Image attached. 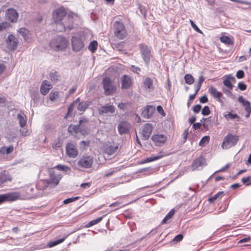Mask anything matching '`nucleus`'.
I'll use <instances>...</instances> for the list:
<instances>
[{"mask_svg":"<svg viewBox=\"0 0 251 251\" xmlns=\"http://www.w3.org/2000/svg\"><path fill=\"white\" fill-rule=\"evenodd\" d=\"M68 45V40L62 36H58L52 40L50 43V47L54 50H63Z\"/></svg>","mask_w":251,"mask_h":251,"instance_id":"f257e3e1","label":"nucleus"},{"mask_svg":"<svg viewBox=\"0 0 251 251\" xmlns=\"http://www.w3.org/2000/svg\"><path fill=\"white\" fill-rule=\"evenodd\" d=\"M113 32L114 36L119 40L126 38L127 35V32L125 26L123 22L116 21L113 24Z\"/></svg>","mask_w":251,"mask_h":251,"instance_id":"f03ea898","label":"nucleus"},{"mask_svg":"<svg viewBox=\"0 0 251 251\" xmlns=\"http://www.w3.org/2000/svg\"><path fill=\"white\" fill-rule=\"evenodd\" d=\"M75 14L70 13L66 15L61 23L59 24V26L57 27L58 31H63L67 29L69 30L73 28L74 17Z\"/></svg>","mask_w":251,"mask_h":251,"instance_id":"7ed1b4c3","label":"nucleus"},{"mask_svg":"<svg viewBox=\"0 0 251 251\" xmlns=\"http://www.w3.org/2000/svg\"><path fill=\"white\" fill-rule=\"evenodd\" d=\"M239 140L237 136L231 134H227L224 139L222 148L223 149H229L234 146Z\"/></svg>","mask_w":251,"mask_h":251,"instance_id":"20e7f679","label":"nucleus"},{"mask_svg":"<svg viewBox=\"0 0 251 251\" xmlns=\"http://www.w3.org/2000/svg\"><path fill=\"white\" fill-rule=\"evenodd\" d=\"M104 93L106 95H110L115 92L116 86L113 83L112 80L109 77H104L102 81Z\"/></svg>","mask_w":251,"mask_h":251,"instance_id":"39448f33","label":"nucleus"},{"mask_svg":"<svg viewBox=\"0 0 251 251\" xmlns=\"http://www.w3.org/2000/svg\"><path fill=\"white\" fill-rule=\"evenodd\" d=\"M66 15V12L63 7L58 8L53 12L52 18L57 24V27L59 26V24L61 23Z\"/></svg>","mask_w":251,"mask_h":251,"instance_id":"423d86ee","label":"nucleus"},{"mask_svg":"<svg viewBox=\"0 0 251 251\" xmlns=\"http://www.w3.org/2000/svg\"><path fill=\"white\" fill-rule=\"evenodd\" d=\"M20 194L18 192L7 193L0 195V204L5 201H13L20 199Z\"/></svg>","mask_w":251,"mask_h":251,"instance_id":"0eeeda50","label":"nucleus"},{"mask_svg":"<svg viewBox=\"0 0 251 251\" xmlns=\"http://www.w3.org/2000/svg\"><path fill=\"white\" fill-rule=\"evenodd\" d=\"M6 48L10 50H14L17 48L18 39L13 35H9L5 40Z\"/></svg>","mask_w":251,"mask_h":251,"instance_id":"6e6552de","label":"nucleus"},{"mask_svg":"<svg viewBox=\"0 0 251 251\" xmlns=\"http://www.w3.org/2000/svg\"><path fill=\"white\" fill-rule=\"evenodd\" d=\"M61 178L62 176L60 174H56L55 172H52L50 174L49 180H45L43 181L42 183L43 184H45L46 185L48 184H50L55 187L58 185Z\"/></svg>","mask_w":251,"mask_h":251,"instance_id":"1a4fd4ad","label":"nucleus"},{"mask_svg":"<svg viewBox=\"0 0 251 251\" xmlns=\"http://www.w3.org/2000/svg\"><path fill=\"white\" fill-rule=\"evenodd\" d=\"M93 163V158L91 156H82L77 162L78 165L83 168H90Z\"/></svg>","mask_w":251,"mask_h":251,"instance_id":"9d476101","label":"nucleus"},{"mask_svg":"<svg viewBox=\"0 0 251 251\" xmlns=\"http://www.w3.org/2000/svg\"><path fill=\"white\" fill-rule=\"evenodd\" d=\"M71 40L72 48L75 51H79L84 48V44L80 38L73 36Z\"/></svg>","mask_w":251,"mask_h":251,"instance_id":"9b49d317","label":"nucleus"},{"mask_svg":"<svg viewBox=\"0 0 251 251\" xmlns=\"http://www.w3.org/2000/svg\"><path fill=\"white\" fill-rule=\"evenodd\" d=\"M5 17L11 23H15L18 21L19 14L14 8H8L5 11Z\"/></svg>","mask_w":251,"mask_h":251,"instance_id":"f8f14e48","label":"nucleus"},{"mask_svg":"<svg viewBox=\"0 0 251 251\" xmlns=\"http://www.w3.org/2000/svg\"><path fill=\"white\" fill-rule=\"evenodd\" d=\"M12 180V177L7 171L0 172V188L2 187L6 183L11 182Z\"/></svg>","mask_w":251,"mask_h":251,"instance_id":"ddd939ff","label":"nucleus"},{"mask_svg":"<svg viewBox=\"0 0 251 251\" xmlns=\"http://www.w3.org/2000/svg\"><path fill=\"white\" fill-rule=\"evenodd\" d=\"M115 111V108L114 106L106 104L98 108L99 113L102 116L108 115L113 114Z\"/></svg>","mask_w":251,"mask_h":251,"instance_id":"4468645a","label":"nucleus"},{"mask_svg":"<svg viewBox=\"0 0 251 251\" xmlns=\"http://www.w3.org/2000/svg\"><path fill=\"white\" fill-rule=\"evenodd\" d=\"M140 50L144 61L146 63L150 62L151 57V50L150 48L145 45H141Z\"/></svg>","mask_w":251,"mask_h":251,"instance_id":"2eb2a0df","label":"nucleus"},{"mask_svg":"<svg viewBox=\"0 0 251 251\" xmlns=\"http://www.w3.org/2000/svg\"><path fill=\"white\" fill-rule=\"evenodd\" d=\"M130 128V124L126 121L121 122L118 126V132L120 135L127 133Z\"/></svg>","mask_w":251,"mask_h":251,"instance_id":"dca6fc26","label":"nucleus"},{"mask_svg":"<svg viewBox=\"0 0 251 251\" xmlns=\"http://www.w3.org/2000/svg\"><path fill=\"white\" fill-rule=\"evenodd\" d=\"M66 153L70 157L75 158L78 154V151L73 143H68L66 147Z\"/></svg>","mask_w":251,"mask_h":251,"instance_id":"f3484780","label":"nucleus"},{"mask_svg":"<svg viewBox=\"0 0 251 251\" xmlns=\"http://www.w3.org/2000/svg\"><path fill=\"white\" fill-rule=\"evenodd\" d=\"M121 88L127 89L132 85V82L130 76L127 75H124L121 77Z\"/></svg>","mask_w":251,"mask_h":251,"instance_id":"a211bd4d","label":"nucleus"},{"mask_svg":"<svg viewBox=\"0 0 251 251\" xmlns=\"http://www.w3.org/2000/svg\"><path fill=\"white\" fill-rule=\"evenodd\" d=\"M208 91L215 99L217 100L219 102L221 103H223V101L222 100L223 94L221 92L217 91L216 88L213 86H211L209 88Z\"/></svg>","mask_w":251,"mask_h":251,"instance_id":"6ab92c4d","label":"nucleus"},{"mask_svg":"<svg viewBox=\"0 0 251 251\" xmlns=\"http://www.w3.org/2000/svg\"><path fill=\"white\" fill-rule=\"evenodd\" d=\"M68 131L72 134L77 133L80 132L82 134L84 135L87 134L86 129H82L79 125H70L68 127Z\"/></svg>","mask_w":251,"mask_h":251,"instance_id":"aec40b11","label":"nucleus"},{"mask_svg":"<svg viewBox=\"0 0 251 251\" xmlns=\"http://www.w3.org/2000/svg\"><path fill=\"white\" fill-rule=\"evenodd\" d=\"M166 137L163 134H155L151 137V140L158 146H161L166 141Z\"/></svg>","mask_w":251,"mask_h":251,"instance_id":"412c9836","label":"nucleus"},{"mask_svg":"<svg viewBox=\"0 0 251 251\" xmlns=\"http://www.w3.org/2000/svg\"><path fill=\"white\" fill-rule=\"evenodd\" d=\"M152 130V127L150 124H145L142 130V134L144 140H147L150 137Z\"/></svg>","mask_w":251,"mask_h":251,"instance_id":"4be33fe9","label":"nucleus"},{"mask_svg":"<svg viewBox=\"0 0 251 251\" xmlns=\"http://www.w3.org/2000/svg\"><path fill=\"white\" fill-rule=\"evenodd\" d=\"M142 87L148 92H151L153 90V81L150 78H146L143 81Z\"/></svg>","mask_w":251,"mask_h":251,"instance_id":"5701e85b","label":"nucleus"},{"mask_svg":"<svg viewBox=\"0 0 251 251\" xmlns=\"http://www.w3.org/2000/svg\"><path fill=\"white\" fill-rule=\"evenodd\" d=\"M155 111V107L151 105H147L142 111V115L146 118H150Z\"/></svg>","mask_w":251,"mask_h":251,"instance_id":"b1692460","label":"nucleus"},{"mask_svg":"<svg viewBox=\"0 0 251 251\" xmlns=\"http://www.w3.org/2000/svg\"><path fill=\"white\" fill-rule=\"evenodd\" d=\"M205 160L204 158L202 157H199L193 161L192 164V168L193 170L199 169L200 167L205 165Z\"/></svg>","mask_w":251,"mask_h":251,"instance_id":"393cba45","label":"nucleus"},{"mask_svg":"<svg viewBox=\"0 0 251 251\" xmlns=\"http://www.w3.org/2000/svg\"><path fill=\"white\" fill-rule=\"evenodd\" d=\"M51 88L52 85L51 83L47 80H44L41 86L40 91L42 95H46Z\"/></svg>","mask_w":251,"mask_h":251,"instance_id":"a878e982","label":"nucleus"},{"mask_svg":"<svg viewBox=\"0 0 251 251\" xmlns=\"http://www.w3.org/2000/svg\"><path fill=\"white\" fill-rule=\"evenodd\" d=\"M238 101L243 105L247 112L251 113V104L249 101L245 100L242 96L238 98Z\"/></svg>","mask_w":251,"mask_h":251,"instance_id":"bb28decb","label":"nucleus"},{"mask_svg":"<svg viewBox=\"0 0 251 251\" xmlns=\"http://www.w3.org/2000/svg\"><path fill=\"white\" fill-rule=\"evenodd\" d=\"M18 32L24 38V40L26 41H28L30 38L29 37V31L25 27H22L18 30Z\"/></svg>","mask_w":251,"mask_h":251,"instance_id":"cd10ccee","label":"nucleus"},{"mask_svg":"<svg viewBox=\"0 0 251 251\" xmlns=\"http://www.w3.org/2000/svg\"><path fill=\"white\" fill-rule=\"evenodd\" d=\"M17 118L19 120L20 126L24 127L26 124V116L24 113H20L18 114Z\"/></svg>","mask_w":251,"mask_h":251,"instance_id":"c85d7f7f","label":"nucleus"},{"mask_svg":"<svg viewBox=\"0 0 251 251\" xmlns=\"http://www.w3.org/2000/svg\"><path fill=\"white\" fill-rule=\"evenodd\" d=\"M118 148L119 147L118 146H116L115 147L109 146L105 149V152L108 155H111L117 151Z\"/></svg>","mask_w":251,"mask_h":251,"instance_id":"c756f323","label":"nucleus"},{"mask_svg":"<svg viewBox=\"0 0 251 251\" xmlns=\"http://www.w3.org/2000/svg\"><path fill=\"white\" fill-rule=\"evenodd\" d=\"M13 151L14 148L13 146H10L9 147H2L0 149V153L8 154L12 152Z\"/></svg>","mask_w":251,"mask_h":251,"instance_id":"7c9ffc66","label":"nucleus"},{"mask_svg":"<svg viewBox=\"0 0 251 251\" xmlns=\"http://www.w3.org/2000/svg\"><path fill=\"white\" fill-rule=\"evenodd\" d=\"M79 98H77L75 101H74L68 107V112L66 115V118L69 117L72 114V112L74 110V106L77 104L79 101Z\"/></svg>","mask_w":251,"mask_h":251,"instance_id":"2f4dec72","label":"nucleus"},{"mask_svg":"<svg viewBox=\"0 0 251 251\" xmlns=\"http://www.w3.org/2000/svg\"><path fill=\"white\" fill-rule=\"evenodd\" d=\"M88 105L89 104L86 101L79 102L77 106V109L79 111L84 112L86 109Z\"/></svg>","mask_w":251,"mask_h":251,"instance_id":"473e14b6","label":"nucleus"},{"mask_svg":"<svg viewBox=\"0 0 251 251\" xmlns=\"http://www.w3.org/2000/svg\"><path fill=\"white\" fill-rule=\"evenodd\" d=\"M64 240H65V238H62V239H58V240H57L55 241H50L48 243L47 246L49 248H52V247L62 243Z\"/></svg>","mask_w":251,"mask_h":251,"instance_id":"72a5a7b5","label":"nucleus"},{"mask_svg":"<svg viewBox=\"0 0 251 251\" xmlns=\"http://www.w3.org/2000/svg\"><path fill=\"white\" fill-rule=\"evenodd\" d=\"M163 156V155L151 156V157L147 158L146 159H145L144 161H142V163H146L151 162V161H153L158 160V159L162 158Z\"/></svg>","mask_w":251,"mask_h":251,"instance_id":"f704fd0d","label":"nucleus"},{"mask_svg":"<svg viewBox=\"0 0 251 251\" xmlns=\"http://www.w3.org/2000/svg\"><path fill=\"white\" fill-rule=\"evenodd\" d=\"M98 43L96 41H93L90 43L88 46V49L92 52H94L97 49Z\"/></svg>","mask_w":251,"mask_h":251,"instance_id":"c9c22d12","label":"nucleus"},{"mask_svg":"<svg viewBox=\"0 0 251 251\" xmlns=\"http://www.w3.org/2000/svg\"><path fill=\"white\" fill-rule=\"evenodd\" d=\"M174 214L175 210L173 209L171 210L162 220V224H164L167 223V221L171 219V218L172 217Z\"/></svg>","mask_w":251,"mask_h":251,"instance_id":"e433bc0d","label":"nucleus"},{"mask_svg":"<svg viewBox=\"0 0 251 251\" xmlns=\"http://www.w3.org/2000/svg\"><path fill=\"white\" fill-rule=\"evenodd\" d=\"M220 40L221 42L227 45H230L233 44V41L232 40L228 37L223 36L220 38Z\"/></svg>","mask_w":251,"mask_h":251,"instance_id":"4c0bfd02","label":"nucleus"},{"mask_svg":"<svg viewBox=\"0 0 251 251\" xmlns=\"http://www.w3.org/2000/svg\"><path fill=\"white\" fill-rule=\"evenodd\" d=\"M54 168L57 169L58 170L64 171L65 172H67L71 170V169L69 167L62 164H58L56 165L54 167Z\"/></svg>","mask_w":251,"mask_h":251,"instance_id":"58836bf2","label":"nucleus"},{"mask_svg":"<svg viewBox=\"0 0 251 251\" xmlns=\"http://www.w3.org/2000/svg\"><path fill=\"white\" fill-rule=\"evenodd\" d=\"M49 76L51 80L54 81L57 80L59 77L58 73L54 71L50 72Z\"/></svg>","mask_w":251,"mask_h":251,"instance_id":"ea45409f","label":"nucleus"},{"mask_svg":"<svg viewBox=\"0 0 251 251\" xmlns=\"http://www.w3.org/2000/svg\"><path fill=\"white\" fill-rule=\"evenodd\" d=\"M184 79L185 82L189 85L193 84L194 82L193 76L190 74L186 75Z\"/></svg>","mask_w":251,"mask_h":251,"instance_id":"a19ab883","label":"nucleus"},{"mask_svg":"<svg viewBox=\"0 0 251 251\" xmlns=\"http://www.w3.org/2000/svg\"><path fill=\"white\" fill-rule=\"evenodd\" d=\"M88 123V120L86 118H83L79 120L78 125L82 129H85V128L87 127Z\"/></svg>","mask_w":251,"mask_h":251,"instance_id":"79ce46f5","label":"nucleus"},{"mask_svg":"<svg viewBox=\"0 0 251 251\" xmlns=\"http://www.w3.org/2000/svg\"><path fill=\"white\" fill-rule=\"evenodd\" d=\"M209 140L210 137L209 136L203 137L200 141L199 145L201 147L204 146L206 144H207L209 142Z\"/></svg>","mask_w":251,"mask_h":251,"instance_id":"37998d69","label":"nucleus"},{"mask_svg":"<svg viewBox=\"0 0 251 251\" xmlns=\"http://www.w3.org/2000/svg\"><path fill=\"white\" fill-rule=\"evenodd\" d=\"M102 217H101L98 218L96 219L93 220L91 221V222H90L89 223H88V224L86 226V227H89L91 226L95 225L98 224L99 223H100L102 220Z\"/></svg>","mask_w":251,"mask_h":251,"instance_id":"c03bdc74","label":"nucleus"},{"mask_svg":"<svg viewBox=\"0 0 251 251\" xmlns=\"http://www.w3.org/2000/svg\"><path fill=\"white\" fill-rule=\"evenodd\" d=\"M224 192H219L215 195H214L213 197H211L209 199V201L210 202H214L216 200L219 198H222L223 196Z\"/></svg>","mask_w":251,"mask_h":251,"instance_id":"a18cd8bd","label":"nucleus"},{"mask_svg":"<svg viewBox=\"0 0 251 251\" xmlns=\"http://www.w3.org/2000/svg\"><path fill=\"white\" fill-rule=\"evenodd\" d=\"M120 171V169L118 168H114L113 170H111L109 172H108L107 173H106L105 174H104V175L103 176V177L104 178L109 177L110 176L113 175L116 173H117Z\"/></svg>","mask_w":251,"mask_h":251,"instance_id":"49530a36","label":"nucleus"},{"mask_svg":"<svg viewBox=\"0 0 251 251\" xmlns=\"http://www.w3.org/2000/svg\"><path fill=\"white\" fill-rule=\"evenodd\" d=\"M58 93L57 92H51L50 94L49 99L51 101H53L58 98Z\"/></svg>","mask_w":251,"mask_h":251,"instance_id":"de8ad7c7","label":"nucleus"},{"mask_svg":"<svg viewBox=\"0 0 251 251\" xmlns=\"http://www.w3.org/2000/svg\"><path fill=\"white\" fill-rule=\"evenodd\" d=\"M10 26V24L7 22H3L0 24V31L6 30Z\"/></svg>","mask_w":251,"mask_h":251,"instance_id":"09e8293b","label":"nucleus"},{"mask_svg":"<svg viewBox=\"0 0 251 251\" xmlns=\"http://www.w3.org/2000/svg\"><path fill=\"white\" fill-rule=\"evenodd\" d=\"M238 117V116L236 114H232L230 112H229L225 115V117L227 120L234 119L237 118Z\"/></svg>","mask_w":251,"mask_h":251,"instance_id":"8fccbe9b","label":"nucleus"},{"mask_svg":"<svg viewBox=\"0 0 251 251\" xmlns=\"http://www.w3.org/2000/svg\"><path fill=\"white\" fill-rule=\"evenodd\" d=\"M210 113V110L208 106H205L202 109L201 114L203 116H207Z\"/></svg>","mask_w":251,"mask_h":251,"instance_id":"3c124183","label":"nucleus"},{"mask_svg":"<svg viewBox=\"0 0 251 251\" xmlns=\"http://www.w3.org/2000/svg\"><path fill=\"white\" fill-rule=\"evenodd\" d=\"M224 84L227 87L231 90L233 88V85L229 79H226L223 81Z\"/></svg>","mask_w":251,"mask_h":251,"instance_id":"603ef678","label":"nucleus"},{"mask_svg":"<svg viewBox=\"0 0 251 251\" xmlns=\"http://www.w3.org/2000/svg\"><path fill=\"white\" fill-rule=\"evenodd\" d=\"M190 23L192 26V27L193 28V29L196 30L197 32L201 33L202 31L201 30H200L199 27L197 26V25L194 23L193 20H190L189 21Z\"/></svg>","mask_w":251,"mask_h":251,"instance_id":"864d4df0","label":"nucleus"},{"mask_svg":"<svg viewBox=\"0 0 251 251\" xmlns=\"http://www.w3.org/2000/svg\"><path fill=\"white\" fill-rule=\"evenodd\" d=\"M78 199V197L68 198V199H67L63 201V203L65 204H69V203H70L71 202L75 201H76V200H77Z\"/></svg>","mask_w":251,"mask_h":251,"instance_id":"5fc2aeb1","label":"nucleus"},{"mask_svg":"<svg viewBox=\"0 0 251 251\" xmlns=\"http://www.w3.org/2000/svg\"><path fill=\"white\" fill-rule=\"evenodd\" d=\"M183 239V235L181 234H179L176 235L173 240V242L174 243H176L180 241H181Z\"/></svg>","mask_w":251,"mask_h":251,"instance_id":"6e6d98bb","label":"nucleus"},{"mask_svg":"<svg viewBox=\"0 0 251 251\" xmlns=\"http://www.w3.org/2000/svg\"><path fill=\"white\" fill-rule=\"evenodd\" d=\"M238 87L241 91H244L247 89V85L242 82H240L238 84Z\"/></svg>","mask_w":251,"mask_h":251,"instance_id":"4d7b16f0","label":"nucleus"},{"mask_svg":"<svg viewBox=\"0 0 251 251\" xmlns=\"http://www.w3.org/2000/svg\"><path fill=\"white\" fill-rule=\"evenodd\" d=\"M236 76L239 79L243 78L244 76V71L242 70H239L238 71H237Z\"/></svg>","mask_w":251,"mask_h":251,"instance_id":"13d9d810","label":"nucleus"},{"mask_svg":"<svg viewBox=\"0 0 251 251\" xmlns=\"http://www.w3.org/2000/svg\"><path fill=\"white\" fill-rule=\"evenodd\" d=\"M201 108V106L200 104H197L193 107V111L195 113H199Z\"/></svg>","mask_w":251,"mask_h":251,"instance_id":"bf43d9fd","label":"nucleus"},{"mask_svg":"<svg viewBox=\"0 0 251 251\" xmlns=\"http://www.w3.org/2000/svg\"><path fill=\"white\" fill-rule=\"evenodd\" d=\"M251 181V177L250 176H248L247 177H243L242 179V182L243 183L246 184V185H248L247 184Z\"/></svg>","mask_w":251,"mask_h":251,"instance_id":"052dcab7","label":"nucleus"},{"mask_svg":"<svg viewBox=\"0 0 251 251\" xmlns=\"http://www.w3.org/2000/svg\"><path fill=\"white\" fill-rule=\"evenodd\" d=\"M130 70L138 74L139 72H140V69L137 67H136L134 65H132L130 68Z\"/></svg>","mask_w":251,"mask_h":251,"instance_id":"680f3d73","label":"nucleus"},{"mask_svg":"<svg viewBox=\"0 0 251 251\" xmlns=\"http://www.w3.org/2000/svg\"><path fill=\"white\" fill-rule=\"evenodd\" d=\"M188 135V131L187 130H185L182 134L183 141V143H185L187 140Z\"/></svg>","mask_w":251,"mask_h":251,"instance_id":"e2e57ef3","label":"nucleus"},{"mask_svg":"<svg viewBox=\"0 0 251 251\" xmlns=\"http://www.w3.org/2000/svg\"><path fill=\"white\" fill-rule=\"evenodd\" d=\"M223 91L224 92V93L225 94H226V95L227 96L230 97H231L232 96V93L230 92V90H227L226 89L224 88L223 89Z\"/></svg>","mask_w":251,"mask_h":251,"instance_id":"0e129e2a","label":"nucleus"},{"mask_svg":"<svg viewBox=\"0 0 251 251\" xmlns=\"http://www.w3.org/2000/svg\"><path fill=\"white\" fill-rule=\"evenodd\" d=\"M20 131L23 136H26L29 135V132L27 130H25V129H21Z\"/></svg>","mask_w":251,"mask_h":251,"instance_id":"69168bd1","label":"nucleus"},{"mask_svg":"<svg viewBox=\"0 0 251 251\" xmlns=\"http://www.w3.org/2000/svg\"><path fill=\"white\" fill-rule=\"evenodd\" d=\"M157 110L158 111V112L159 113L162 114L163 116H165V114L163 109L161 106H160V105L157 106Z\"/></svg>","mask_w":251,"mask_h":251,"instance_id":"338daca9","label":"nucleus"},{"mask_svg":"<svg viewBox=\"0 0 251 251\" xmlns=\"http://www.w3.org/2000/svg\"><path fill=\"white\" fill-rule=\"evenodd\" d=\"M200 102L202 103H206L208 101V99L205 95L201 97V98H200Z\"/></svg>","mask_w":251,"mask_h":251,"instance_id":"774afa93","label":"nucleus"}]
</instances>
